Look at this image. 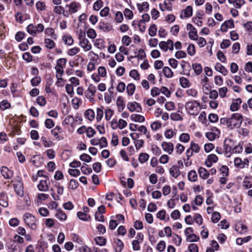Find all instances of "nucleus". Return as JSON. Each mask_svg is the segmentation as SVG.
<instances>
[{
    "label": "nucleus",
    "mask_w": 252,
    "mask_h": 252,
    "mask_svg": "<svg viewBox=\"0 0 252 252\" xmlns=\"http://www.w3.org/2000/svg\"><path fill=\"white\" fill-rule=\"evenodd\" d=\"M192 67L196 75H198L202 72V67L200 63H192Z\"/></svg>",
    "instance_id": "obj_23"
},
{
    "label": "nucleus",
    "mask_w": 252,
    "mask_h": 252,
    "mask_svg": "<svg viewBox=\"0 0 252 252\" xmlns=\"http://www.w3.org/2000/svg\"><path fill=\"white\" fill-rule=\"evenodd\" d=\"M241 103L242 100L240 98L233 99L230 105V110L231 111H235L238 110Z\"/></svg>",
    "instance_id": "obj_16"
},
{
    "label": "nucleus",
    "mask_w": 252,
    "mask_h": 252,
    "mask_svg": "<svg viewBox=\"0 0 252 252\" xmlns=\"http://www.w3.org/2000/svg\"><path fill=\"white\" fill-rule=\"evenodd\" d=\"M23 219L27 225L32 229L36 228V220L31 214L26 213L23 216Z\"/></svg>",
    "instance_id": "obj_4"
},
{
    "label": "nucleus",
    "mask_w": 252,
    "mask_h": 252,
    "mask_svg": "<svg viewBox=\"0 0 252 252\" xmlns=\"http://www.w3.org/2000/svg\"><path fill=\"white\" fill-rule=\"evenodd\" d=\"M130 119L135 122H143L145 121V119L144 116L137 114H133L130 116Z\"/></svg>",
    "instance_id": "obj_22"
},
{
    "label": "nucleus",
    "mask_w": 252,
    "mask_h": 252,
    "mask_svg": "<svg viewBox=\"0 0 252 252\" xmlns=\"http://www.w3.org/2000/svg\"><path fill=\"white\" fill-rule=\"evenodd\" d=\"M13 186L16 194L22 196L24 194L23 185L22 179L20 177H17L14 181Z\"/></svg>",
    "instance_id": "obj_5"
},
{
    "label": "nucleus",
    "mask_w": 252,
    "mask_h": 252,
    "mask_svg": "<svg viewBox=\"0 0 252 252\" xmlns=\"http://www.w3.org/2000/svg\"><path fill=\"white\" fill-rule=\"evenodd\" d=\"M94 112L92 109H88L85 112V116L87 119L92 121L94 118Z\"/></svg>",
    "instance_id": "obj_28"
},
{
    "label": "nucleus",
    "mask_w": 252,
    "mask_h": 252,
    "mask_svg": "<svg viewBox=\"0 0 252 252\" xmlns=\"http://www.w3.org/2000/svg\"><path fill=\"white\" fill-rule=\"evenodd\" d=\"M50 184V181L48 179L41 180L37 185V188L41 191H47L49 189Z\"/></svg>",
    "instance_id": "obj_10"
},
{
    "label": "nucleus",
    "mask_w": 252,
    "mask_h": 252,
    "mask_svg": "<svg viewBox=\"0 0 252 252\" xmlns=\"http://www.w3.org/2000/svg\"><path fill=\"white\" fill-rule=\"evenodd\" d=\"M198 172L200 177L203 179H207L210 174V173L205 168L202 167L199 168Z\"/></svg>",
    "instance_id": "obj_21"
},
{
    "label": "nucleus",
    "mask_w": 252,
    "mask_h": 252,
    "mask_svg": "<svg viewBox=\"0 0 252 252\" xmlns=\"http://www.w3.org/2000/svg\"><path fill=\"white\" fill-rule=\"evenodd\" d=\"M173 242L178 246H180L182 242V238L177 234H175L173 237Z\"/></svg>",
    "instance_id": "obj_64"
},
{
    "label": "nucleus",
    "mask_w": 252,
    "mask_h": 252,
    "mask_svg": "<svg viewBox=\"0 0 252 252\" xmlns=\"http://www.w3.org/2000/svg\"><path fill=\"white\" fill-rule=\"evenodd\" d=\"M188 179L190 182H195L197 180V175L195 170L190 171L188 175Z\"/></svg>",
    "instance_id": "obj_25"
},
{
    "label": "nucleus",
    "mask_w": 252,
    "mask_h": 252,
    "mask_svg": "<svg viewBox=\"0 0 252 252\" xmlns=\"http://www.w3.org/2000/svg\"><path fill=\"white\" fill-rule=\"evenodd\" d=\"M232 140L230 139H225L224 141V147L226 151L231 152L232 146L231 145Z\"/></svg>",
    "instance_id": "obj_31"
},
{
    "label": "nucleus",
    "mask_w": 252,
    "mask_h": 252,
    "mask_svg": "<svg viewBox=\"0 0 252 252\" xmlns=\"http://www.w3.org/2000/svg\"><path fill=\"white\" fill-rule=\"evenodd\" d=\"M103 2L102 0H97L93 5V9L98 11L103 6Z\"/></svg>",
    "instance_id": "obj_34"
},
{
    "label": "nucleus",
    "mask_w": 252,
    "mask_h": 252,
    "mask_svg": "<svg viewBox=\"0 0 252 252\" xmlns=\"http://www.w3.org/2000/svg\"><path fill=\"white\" fill-rule=\"evenodd\" d=\"M98 27L99 29L103 30L104 31L109 32L111 30V27L104 22L99 23Z\"/></svg>",
    "instance_id": "obj_50"
},
{
    "label": "nucleus",
    "mask_w": 252,
    "mask_h": 252,
    "mask_svg": "<svg viewBox=\"0 0 252 252\" xmlns=\"http://www.w3.org/2000/svg\"><path fill=\"white\" fill-rule=\"evenodd\" d=\"M55 217L61 220H65L67 218V216L65 213L61 210H57L55 214Z\"/></svg>",
    "instance_id": "obj_24"
},
{
    "label": "nucleus",
    "mask_w": 252,
    "mask_h": 252,
    "mask_svg": "<svg viewBox=\"0 0 252 252\" xmlns=\"http://www.w3.org/2000/svg\"><path fill=\"white\" fill-rule=\"evenodd\" d=\"M127 108L130 112L136 111L137 112H141L142 111V107L140 104L135 101L128 103Z\"/></svg>",
    "instance_id": "obj_9"
},
{
    "label": "nucleus",
    "mask_w": 252,
    "mask_h": 252,
    "mask_svg": "<svg viewBox=\"0 0 252 252\" xmlns=\"http://www.w3.org/2000/svg\"><path fill=\"white\" fill-rule=\"evenodd\" d=\"M79 186L78 182L75 179H71L70 180L68 188L72 189H76Z\"/></svg>",
    "instance_id": "obj_45"
},
{
    "label": "nucleus",
    "mask_w": 252,
    "mask_h": 252,
    "mask_svg": "<svg viewBox=\"0 0 252 252\" xmlns=\"http://www.w3.org/2000/svg\"><path fill=\"white\" fill-rule=\"evenodd\" d=\"M163 73L165 76L167 78H171L173 75V72L171 69L168 66L163 67L162 69Z\"/></svg>",
    "instance_id": "obj_30"
},
{
    "label": "nucleus",
    "mask_w": 252,
    "mask_h": 252,
    "mask_svg": "<svg viewBox=\"0 0 252 252\" xmlns=\"http://www.w3.org/2000/svg\"><path fill=\"white\" fill-rule=\"evenodd\" d=\"M215 68L217 71L220 72L224 76L226 75L228 73V71L226 68L219 63L216 64Z\"/></svg>",
    "instance_id": "obj_20"
},
{
    "label": "nucleus",
    "mask_w": 252,
    "mask_h": 252,
    "mask_svg": "<svg viewBox=\"0 0 252 252\" xmlns=\"http://www.w3.org/2000/svg\"><path fill=\"white\" fill-rule=\"evenodd\" d=\"M135 90V86L133 84L130 83L126 87V91L128 95H132Z\"/></svg>",
    "instance_id": "obj_37"
},
{
    "label": "nucleus",
    "mask_w": 252,
    "mask_h": 252,
    "mask_svg": "<svg viewBox=\"0 0 252 252\" xmlns=\"http://www.w3.org/2000/svg\"><path fill=\"white\" fill-rule=\"evenodd\" d=\"M190 139L189 135L187 133H182L179 137V140L183 143H187Z\"/></svg>",
    "instance_id": "obj_35"
},
{
    "label": "nucleus",
    "mask_w": 252,
    "mask_h": 252,
    "mask_svg": "<svg viewBox=\"0 0 252 252\" xmlns=\"http://www.w3.org/2000/svg\"><path fill=\"white\" fill-rule=\"evenodd\" d=\"M94 241L96 244L100 246H105L106 244V239L101 236H98L95 238Z\"/></svg>",
    "instance_id": "obj_26"
},
{
    "label": "nucleus",
    "mask_w": 252,
    "mask_h": 252,
    "mask_svg": "<svg viewBox=\"0 0 252 252\" xmlns=\"http://www.w3.org/2000/svg\"><path fill=\"white\" fill-rule=\"evenodd\" d=\"M200 103L196 100L188 101L185 103V108L188 112L192 116H196L200 111Z\"/></svg>",
    "instance_id": "obj_1"
},
{
    "label": "nucleus",
    "mask_w": 252,
    "mask_h": 252,
    "mask_svg": "<svg viewBox=\"0 0 252 252\" xmlns=\"http://www.w3.org/2000/svg\"><path fill=\"white\" fill-rule=\"evenodd\" d=\"M129 76L136 80H139L140 79L139 74L135 69H132L130 71Z\"/></svg>",
    "instance_id": "obj_51"
},
{
    "label": "nucleus",
    "mask_w": 252,
    "mask_h": 252,
    "mask_svg": "<svg viewBox=\"0 0 252 252\" xmlns=\"http://www.w3.org/2000/svg\"><path fill=\"white\" fill-rule=\"evenodd\" d=\"M66 6H68L69 12L70 14H72L77 11L78 8L80 7V4L76 2H72L69 5H66Z\"/></svg>",
    "instance_id": "obj_18"
},
{
    "label": "nucleus",
    "mask_w": 252,
    "mask_h": 252,
    "mask_svg": "<svg viewBox=\"0 0 252 252\" xmlns=\"http://www.w3.org/2000/svg\"><path fill=\"white\" fill-rule=\"evenodd\" d=\"M77 215L79 219L83 221H88L91 219V217L89 215L81 211L78 212Z\"/></svg>",
    "instance_id": "obj_27"
},
{
    "label": "nucleus",
    "mask_w": 252,
    "mask_h": 252,
    "mask_svg": "<svg viewBox=\"0 0 252 252\" xmlns=\"http://www.w3.org/2000/svg\"><path fill=\"white\" fill-rule=\"evenodd\" d=\"M10 107L11 105L10 103H9L6 100L2 101L0 103V108L2 110H5L6 109H9L10 108Z\"/></svg>",
    "instance_id": "obj_41"
},
{
    "label": "nucleus",
    "mask_w": 252,
    "mask_h": 252,
    "mask_svg": "<svg viewBox=\"0 0 252 252\" xmlns=\"http://www.w3.org/2000/svg\"><path fill=\"white\" fill-rule=\"evenodd\" d=\"M159 47L160 49L166 52L168 49L172 51L174 49L173 41L171 39H168L166 42L161 41L158 44Z\"/></svg>",
    "instance_id": "obj_7"
},
{
    "label": "nucleus",
    "mask_w": 252,
    "mask_h": 252,
    "mask_svg": "<svg viewBox=\"0 0 252 252\" xmlns=\"http://www.w3.org/2000/svg\"><path fill=\"white\" fill-rule=\"evenodd\" d=\"M187 94L189 96H191L193 97H196L198 92L197 90L194 89H189L186 91Z\"/></svg>",
    "instance_id": "obj_58"
},
{
    "label": "nucleus",
    "mask_w": 252,
    "mask_h": 252,
    "mask_svg": "<svg viewBox=\"0 0 252 252\" xmlns=\"http://www.w3.org/2000/svg\"><path fill=\"white\" fill-rule=\"evenodd\" d=\"M80 51V49L78 47H75L69 49L67 51L68 55L73 56L77 54Z\"/></svg>",
    "instance_id": "obj_54"
},
{
    "label": "nucleus",
    "mask_w": 252,
    "mask_h": 252,
    "mask_svg": "<svg viewBox=\"0 0 252 252\" xmlns=\"http://www.w3.org/2000/svg\"><path fill=\"white\" fill-rule=\"evenodd\" d=\"M134 53L135 54L134 57L141 60H143L146 57V54L143 49H140L138 51V53L136 52Z\"/></svg>",
    "instance_id": "obj_43"
},
{
    "label": "nucleus",
    "mask_w": 252,
    "mask_h": 252,
    "mask_svg": "<svg viewBox=\"0 0 252 252\" xmlns=\"http://www.w3.org/2000/svg\"><path fill=\"white\" fill-rule=\"evenodd\" d=\"M45 44L46 47L50 49L53 48L55 45L54 41L49 38H46L45 39Z\"/></svg>",
    "instance_id": "obj_46"
},
{
    "label": "nucleus",
    "mask_w": 252,
    "mask_h": 252,
    "mask_svg": "<svg viewBox=\"0 0 252 252\" xmlns=\"http://www.w3.org/2000/svg\"><path fill=\"white\" fill-rule=\"evenodd\" d=\"M74 119L71 115H68L65 117L63 122V125H70L74 123Z\"/></svg>",
    "instance_id": "obj_38"
},
{
    "label": "nucleus",
    "mask_w": 252,
    "mask_h": 252,
    "mask_svg": "<svg viewBox=\"0 0 252 252\" xmlns=\"http://www.w3.org/2000/svg\"><path fill=\"white\" fill-rule=\"evenodd\" d=\"M170 118L172 120L175 121H182L183 118L177 113H172L170 115Z\"/></svg>",
    "instance_id": "obj_53"
},
{
    "label": "nucleus",
    "mask_w": 252,
    "mask_h": 252,
    "mask_svg": "<svg viewBox=\"0 0 252 252\" xmlns=\"http://www.w3.org/2000/svg\"><path fill=\"white\" fill-rule=\"evenodd\" d=\"M149 7V3L146 1L143 2L141 5L140 4H137L138 9L140 12L146 9L148 10Z\"/></svg>",
    "instance_id": "obj_47"
},
{
    "label": "nucleus",
    "mask_w": 252,
    "mask_h": 252,
    "mask_svg": "<svg viewBox=\"0 0 252 252\" xmlns=\"http://www.w3.org/2000/svg\"><path fill=\"white\" fill-rule=\"evenodd\" d=\"M189 36L190 39L196 40V38L198 37L197 32L196 29H193L189 33Z\"/></svg>",
    "instance_id": "obj_56"
},
{
    "label": "nucleus",
    "mask_w": 252,
    "mask_h": 252,
    "mask_svg": "<svg viewBox=\"0 0 252 252\" xmlns=\"http://www.w3.org/2000/svg\"><path fill=\"white\" fill-rule=\"evenodd\" d=\"M64 43L67 45H71L73 43V39L70 35H65L63 37Z\"/></svg>",
    "instance_id": "obj_32"
},
{
    "label": "nucleus",
    "mask_w": 252,
    "mask_h": 252,
    "mask_svg": "<svg viewBox=\"0 0 252 252\" xmlns=\"http://www.w3.org/2000/svg\"><path fill=\"white\" fill-rule=\"evenodd\" d=\"M41 82V78L39 76H35L34 78H33L31 81V84L33 86H37Z\"/></svg>",
    "instance_id": "obj_62"
},
{
    "label": "nucleus",
    "mask_w": 252,
    "mask_h": 252,
    "mask_svg": "<svg viewBox=\"0 0 252 252\" xmlns=\"http://www.w3.org/2000/svg\"><path fill=\"white\" fill-rule=\"evenodd\" d=\"M199 240V236L193 233L187 238V241L189 242H197Z\"/></svg>",
    "instance_id": "obj_52"
},
{
    "label": "nucleus",
    "mask_w": 252,
    "mask_h": 252,
    "mask_svg": "<svg viewBox=\"0 0 252 252\" xmlns=\"http://www.w3.org/2000/svg\"><path fill=\"white\" fill-rule=\"evenodd\" d=\"M243 120V116L239 113H234L229 118V128L239 127Z\"/></svg>",
    "instance_id": "obj_2"
},
{
    "label": "nucleus",
    "mask_w": 252,
    "mask_h": 252,
    "mask_svg": "<svg viewBox=\"0 0 252 252\" xmlns=\"http://www.w3.org/2000/svg\"><path fill=\"white\" fill-rule=\"evenodd\" d=\"M87 166L88 165L85 163L81 167V171L85 174H89L92 172V169Z\"/></svg>",
    "instance_id": "obj_55"
},
{
    "label": "nucleus",
    "mask_w": 252,
    "mask_h": 252,
    "mask_svg": "<svg viewBox=\"0 0 252 252\" xmlns=\"http://www.w3.org/2000/svg\"><path fill=\"white\" fill-rule=\"evenodd\" d=\"M157 32V28L155 24L151 25L149 29V34L151 36H154L156 35Z\"/></svg>",
    "instance_id": "obj_39"
},
{
    "label": "nucleus",
    "mask_w": 252,
    "mask_h": 252,
    "mask_svg": "<svg viewBox=\"0 0 252 252\" xmlns=\"http://www.w3.org/2000/svg\"><path fill=\"white\" fill-rule=\"evenodd\" d=\"M36 102L40 106H44L46 104V99L45 97L42 95L38 96L36 98Z\"/></svg>",
    "instance_id": "obj_44"
},
{
    "label": "nucleus",
    "mask_w": 252,
    "mask_h": 252,
    "mask_svg": "<svg viewBox=\"0 0 252 252\" xmlns=\"http://www.w3.org/2000/svg\"><path fill=\"white\" fill-rule=\"evenodd\" d=\"M179 81L181 86L184 88L189 87L190 86L189 81L188 79L184 77H180L179 79Z\"/></svg>",
    "instance_id": "obj_29"
},
{
    "label": "nucleus",
    "mask_w": 252,
    "mask_h": 252,
    "mask_svg": "<svg viewBox=\"0 0 252 252\" xmlns=\"http://www.w3.org/2000/svg\"><path fill=\"white\" fill-rule=\"evenodd\" d=\"M220 219V215L219 212H215L212 213L211 220L214 223L218 222Z\"/></svg>",
    "instance_id": "obj_40"
},
{
    "label": "nucleus",
    "mask_w": 252,
    "mask_h": 252,
    "mask_svg": "<svg viewBox=\"0 0 252 252\" xmlns=\"http://www.w3.org/2000/svg\"><path fill=\"white\" fill-rule=\"evenodd\" d=\"M149 158V156L147 153H141L138 158V160L141 163H144L146 162Z\"/></svg>",
    "instance_id": "obj_33"
},
{
    "label": "nucleus",
    "mask_w": 252,
    "mask_h": 252,
    "mask_svg": "<svg viewBox=\"0 0 252 252\" xmlns=\"http://www.w3.org/2000/svg\"><path fill=\"white\" fill-rule=\"evenodd\" d=\"M80 159L86 162H90L92 160V158L89 155L86 154H83L80 155Z\"/></svg>",
    "instance_id": "obj_57"
},
{
    "label": "nucleus",
    "mask_w": 252,
    "mask_h": 252,
    "mask_svg": "<svg viewBox=\"0 0 252 252\" xmlns=\"http://www.w3.org/2000/svg\"><path fill=\"white\" fill-rule=\"evenodd\" d=\"M218 160L217 156L215 154H210L208 156L207 158L205 161L206 165L210 167L212 165L213 163L216 162Z\"/></svg>",
    "instance_id": "obj_14"
},
{
    "label": "nucleus",
    "mask_w": 252,
    "mask_h": 252,
    "mask_svg": "<svg viewBox=\"0 0 252 252\" xmlns=\"http://www.w3.org/2000/svg\"><path fill=\"white\" fill-rule=\"evenodd\" d=\"M68 172L70 176L73 177H77L80 175V171L76 169H69Z\"/></svg>",
    "instance_id": "obj_59"
},
{
    "label": "nucleus",
    "mask_w": 252,
    "mask_h": 252,
    "mask_svg": "<svg viewBox=\"0 0 252 252\" xmlns=\"http://www.w3.org/2000/svg\"><path fill=\"white\" fill-rule=\"evenodd\" d=\"M161 147L164 151L169 154H171L174 150V145L171 142H162Z\"/></svg>",
    "instance_id": "obj_12"
},
{
    "label": "nucleus",
    "mask_w": 252,
    "mask_h": 252,
    "mask_svg": "<svg viewBox=\"0 0 252 252\" xmlns=\"http://www.w3.org/2000/svg\"><path fill=\"white\" fill-rule=\"evenodd\" d=\"M234 26V24L233 20H226L221 25L220 31L222 32H226L228 28H233Z\"/></svg>",
    "instance_id": "obj_13"
},
{
    "label": "nucleus",
    "mask_w": 252,
    "mask_h": 252,
    "mask_svg": "<svg viewBox=\"0 0 252 252\" xmlns=\"http://www.w3.org/2000/svg\"><path fill=\"white\" fill-rule=\"evenodd\" d=\"M170 174L175 178H177L180 174L179 167L176 165H173L169 169Z\"/></svg>",
    "instance_id": "obj_17"
},
{
    "label": "nucleus",
    "mask_w": 252,
    "mask_h": 252,
    "mask_svg": "<svg viewBox=\"0 0 252 252\" xmlns=\"http://www.w3.org/2000/svg\"><path fill=\"white\" fill-rule=\"evenodd\" d=\"M87 34L88 37L91 39H94L96 36L95 31L93 29H89L87 32Z\"/></svg>",
    "instance_id": "obj_63"
},
{
    "label": "nucleus",
    "mask_w": 252,
    "mask_h": 252,
    "mask_svg": "<svg viewBox=\"0 0 252 252\" xmlns=\"http://www.w3.org/2000/svg\"><path fill=\"white\" fill-rule=\"evenodd\" d=\"M184 15L186 18H189L192 15V8L191 6H188L184 10Z\"/></svg>",
    "instance_id": "obj_49"
},
{
    "label": "nucleus",
    "mask_w": 252,
    "mask_h": 252,
    "mask_svg": "<svg viewBox=\"0 0 252 252\" xmlns=\"http://www.w3.org/2000/svg\"><path fill=\"white\" fill-rule=\"evenodd\" d=\"M66 60L65 58H60L57 62V65L55 67L56 71V77L58 79L61 78L63 73V67L66 63Z\"/></svg>",
    "instance_id": "obj_3"
},
{
    "label": "nucleus",
    "mask_w": 252,
    "mask_h": 252,
    "mask_svg": "<svg viewBox=\"0 0 252 252\" xmlns=\"http://www.w3.org/2000/svg\"><path fill=\"white\" fill-rule=\"evenodd\" d=\"M23 60L27 61L28 63H30L32 60V57L29 52H25L23 54L22 56Z\"/></svg>",
    "instance_id": "obj_61"
},
{
    "label": "nucleus",
    "mask_w": 252,
    "mask_h": 252,
    "mask_svg": "<svg viewBox=\"0 0 252 252\" xmlns=\"http://www.w3.org/2000/svg\"><path fill=\"white\" fill-rule=\"evenodd\" d=\"M35 29L33 24H30L27 27V31L31 35L35 36L36 34V31Z\"/></svg>",
    "instance_id": "obj_48"
},
{
    "label": "nucleus",
    "mask_w": 252,
    "mask_h": 252,
    "mask_svg": "<svg viewBox=\"0 0 252 252\" xmlns=\"http://www.w3.org/2000/svg\"><path fill=\"white\" fill-rule=\"evenodd\" d=\"M2 175L5 179H10L13 176V172L6 167H3L1 170Z\"/></svg>",
    "instance_id": "obj_19"
},
{
    "label": "nucleus",
    "mask_w": 252,
    "mask_h": 252,
    "mask_svg": "<svg viewBox=\"0 0 252 252\" xmlns=\"http://www.w3.org/2000/svg\"><path fill=\"white\" fill-rule=\"evenodd\" d=\"M194 221L198 225H200L203 223V218L199 214H195L193 216Z\"/></svg>",
    "instance_id": "obj_36"
},
{
    "label": "nucleus",
    "mask_w": 252,
    "mask_h": 252,
    "mask_svg": "<svg viewBox=\"0 0 252 252\" xmlns=\"http://www.w3.org/2000/svg\"><path fill=\"white\" fill-rule=\"evenodd\" d=\"M113 244L116 252H121L124 249V243L118 238H114L113 239Z\"/></svg>",
    "instance_id": "obj_11"
},
{
    "label": "nucleus",
    "mask_w": 252,
    "mask_h": 252,
    "mask_svg": "<svg viewBox=\"0 0 252 252\" xmlns=\"http://www.w3.org/2000/svg\"><path fill=\"white\" fill-rule=\"evenodd\" d=\"M79 45L83 49L84 51H88L92 49V45L84 35H80L79 37Z\"/></svg>",
    "instance_id": "obj_6"
},
{
    "label": "nucleus",
    "mask_w": 252,
    "mask_h": 252,
    "mask_svg": "<svg viewBox=\"0 0 252 252\" xmlns=\"http://www.w3.org/2000/svg\"><path fill=\"white\" fill-rule=\"evenodd\" d=\"M124 19L123 14L120 11H117L115 14V21L117 23H121Z\"/></svg>",
    "instance_id": "obj_60"
},
{
    "label": "nucleus",
    "mask_w": 252,
    "mask_h": 252,
    "mask_svg": "<svg viewBox=\"0 0 252 252\" xmlns=\"http://www.w3.org/2000/svg\"><path fill=\"white\" fill-rule=\"evenodd\" d=\"M96 92V87L93 84L89 85L88 89L85 92L86 97L90 99V101L94 100V96Z\"/></svg>",
    "instance_id": "obj_8"
},
{
    "label": "nucleus",
    "mask_w": 252,
    "mask_h": 252,
    "mask_svg": "<svg viewBox=\"0 0 252 252\" xmlns=\"http://www.w3.org/2000/svg\"><path fill=\"white\" fill-rule=\"evenodd\" d=\"M0 205L5 208L8 206V197L4 192H0Z\"/></svg>",
    "instance_id": "obj_15"
},
{
    "label": "nucleus",
    "mask_w": 252,
    "mask_h": 252,
    "mask_svg": "<svg viewBox=\"0 0 252 252\" xmlns=\"http://www.w3.org/2000/svg\"><path fill=\"white\" fill-rule=\"evenodd\" d=\"M116 103L117 106H118V110L119 112H121L124 109L125 107V104L121 97H119L117 98Z\"/></svg>",
    "instance_id": "obj_42"
}]
</instances>
